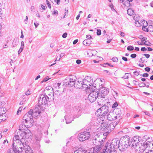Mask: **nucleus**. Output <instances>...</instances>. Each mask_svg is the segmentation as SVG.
I'll return each instance as SVG.
<instances>
[{
    "instance_id": "nucleus-64",
    "label": "nucleus",
    "mask_w": 153,
    "mask_h": 153,
    "mask_svg": "<svg viewBox=\"0 0 153 153\" xmlns=\"http://www.w3.org/2000/svg\"><path fill=\"white\" fill-rule=\"evenodd\" d=\"M133 73L136 76H138L139 75V72L137 71H134L133 72Z\"/></svg>"
},
{
    "instance_id": "nucleus-52",
    "label": "nucleus",
    "mask_w": 153,
    "mask_h": 153,
    "mask_svg": "<svg viewBox=\"0 0 153 153\" xmlns=\"http://www.w3.org/2000/svg\"><path fill=\"white\" fill-rule=\"evenodd\" d=\"M145 61V60L144 57H142L139 59V62L142 63L144 62Z\"/></svg>"
},
{
    "instance_id": "nucleus-5",
    "label": "nucleus",
    "mask_w": 153,
    "mask_h": 153,
    "mask_svg": "<svg viewBox=\"0 0 153 153\" xmlns=\"http://www.w3.org/2000/svg\"><path fill=\"white\" fill-rule=\"evenodd\" d=\"M82 82L84 90L90 89L91 87L92 88L93 86L92 85L93 81L91 77L88 76L85 77L82 80Z\"/></svg>"
},
{
    "instance_id": "nucleus-62",
    "label": "nucleus",
    "mask_w": 153,
    "mask_h": 153,
    "mask_svg": "<svg viewBox=\"0 0 153 153\" xmlns=\"http://www.w3.org/2000/svg\"><path fill=\"white\" fill-rule=\"evenodd\" d=\"M146 86V85L143 83H142L139 85L140 87H144Z\"/></svg>"
},
{
    "instance_id": "nucleus-28",
    "label": "nucleus",
    "mask_w": 153,
    "mask_h": 153,
    "mask_svg": "<svg viewBox=\"0 0 153 153\" xmlns=\"http://www.w3.org/2000/svg\"><path fill=\"white\" fill-rule=\"evenodd\" d=\"M26 148L25 149V153H33V151L29 146H26Z\"/></svg>"
},
{
    "instance_id": "nucleus-45",
    "label": "nucleus",
    "mask_w": 153,
    "mask_h": 153,
    "mask_svg": "<svg viewBox=\"0 0 153 153\" xmlns=\"http://www.w3.org/2000/svg\"><path fill=\"white\" fill-rule=\"evenodd\" d=\"M134 48L131 46H129L127 47V49L128 51H132L134 50Z\"/></svg>"
},
{
    "instance_id": "nucleus-11",
    "label": "nucleus",
    "mask_w": 153,
    "mask_h": 153,
    "mask_svg": "<svg viewBox=\"0 0 153 153\" xmlns=\"http://www.w3.org/2000/svg\"><path fill=\"white\" fill-rule=\"evenodd\" d=\"M82 108L79 106H75L74 108V113L76 118L78 117L81 114Z\"/></svg>"
},
{
    "instance_id": "nucleus-19",
    "label": "nucleus",
    "mask_w": 153,
    "mask_h": 153,
    "mask_svg": "<svg viewBox=\"0 0 153 153\" xmlns=\"http://www.w3.org/2000/svg\"><path fill=\"white\" fill-rule=\"evenodd\" d=\"M53 90V88H52L51 91H52V92H51L50 94H48V96L47 95V98L48 99V101L49 102L53 100L54 99V96Z\"/></svg>"
},
{
    "instance_id": "nucleus-43",
    "label": "nucleus",
    "mask_w": 153,
    "mask_h": 153,
    "mask_svg": "<svg viewBox=\"0 0 153 153\" xmlns=\"http://www.w3.org/2000/svg\"><path fill=\"white\" fill-rule=\"evenodd\" d=\"M148 29V31H149L151 32H153V26L152 25L149 26Z\"/></svg>"
},
{
    "instance_id": "nucleus-16",
    "label": "nucleus",
    "mask_w": 153,
    "mask_h": 153,
    "mask_svg": "<svg viewBox=\"0 0 153 153\" xmlns=\"http://www.w3.org/2000/svg\"><path fill=\"white\" fill-rule=\"evenodd\" d=\"M128 145L124 144L120 140L119 142V145H118V148L119 150L121 151H124L127 148Z\"/></svg>"
},
{
    "instance_id": "nucleus-12",
    "label": "nucleus",
    "mask_w": 153,
    "mask_h": 153,
    "mask_svg": "<svg viewBox=\"0 0 153 153\" xmlns=\"http://www.w3.org/2000/svg\"><path fill=\"white\" fill-rule=\"evenodd\" d=\"M23 117H23L22 120V124H21L19 126V130H20V131H21L22 132L24 131H23L25 130L26 128L27 129V127L28 128L29 126L28 125L27 126H26V125L24 124V122H25V123H27L29 122L31 124L30 125V126H29V127H30L32 126V124L33 123V122L32 123H31L30 120L27 121V122H26L25 120H23Z\"/></svg>"
},
{
    "instance_id": "nucleus-50",
    "label": "nucleus",
    "mask_w": 153,
    "mask_h": 153,
    "mask_svg": "<svg viewBox=\"0 0 153 153\" xmlns=\"http://www.w3.org/2000/svg\"><path fill=\"white\" fill-rule=\"evenodd\" d=\"M143 45H147V46H150V43L149 42H147L146 41H145L144 43H143Z\"/></svg>"
},
{
    "instance_id": "nucleus-41",
    "label": "nucleus",
    "mask_w": 153,
    "mask_h": 153,
    "mask_svg": "<svg viewBox=\"0 0 153 153\" xmlns=\"http://www.w3.org/2000/svg\"><path fill=\"white\" fill-rule=\"evenodd\" d=\"M106 149H105V151L104 153H111V152H112L113 151H111V150L109 149L108 148H107L106 146H105ZM105 150V149H104Z\"/></svg>"
},
{
    "instance_id": "nucleus-40",
    "label": "nucleus",
    "mask_w": 153,
    "mask_h": 153,
    "mask_svg": "<svg viewBox=\"0 0 153 153\" xmlns=\"http://www.w3.org/2000/svg\"><path fill=\"white\" fill-rule=\"evenodd\" d=\"M1 117H2V118L0 119V120H1V121H4L6 120L7 118L6 115H2V116H1Z\"/></svg>"
},
{
    "instance_id": "nucleus-61",
    "label": "nucleus",
    "mask_w": 153,
    "mask_h": 153,
    "mask_svg": "<svg viewBox=\"0 0 153 153\" xmlns=\"http://www.w3.org/2000/svg\"><path fill=\"white\" fill-rule=\"evenodd\" d=\"M86 37L87 39H92V38L91 36L90 35H86Z\"/></svg>"
},
{
    "instance_id": "nucleus-21",
    "label": "nucleus",
    "mask_w": 153,
    "mask_h": 153,
    "mask_svg": "<svg viewBox=\"0 0 153 153\" xmlns=\"http://www.w3.org/2000/svg\"><path fill=\"white\" fill-rule=\"evenodd\" d=\"M76 86L77 88H80L84 90L82 80V81H78L76 83Z\"/></svg>"
},
{
    "instance_id": "nucleus-47",
    "label": "nucleus",
    "mask_w": 153,
    "mask_h": 153,
    "mask_svg": "<svg viewBox=\"0 0 153 153\" xmlns=\"http://www.w3.org/2000/svg\"><path fill=\"white\" fill-rule=\"evenodd\" d=\"M49 79V76H46L43 79V80L42 82H45L47 81Z\"/></svg>"
},
{
    "instance_id": "nucleus-14",
    "label": "nucleus",
    "mask_w": 153,
    "mask_h": 153,
    "mask_svg": "<svg viewBox=\"0 0 153 153\" xmlns=\"http://www.w3.org/2000/svg\"><path fill=\"white\" fill-rule=\"evenodd\" d=\"M103 141L102 140H100V139L97 135H96L94 137L92 140L93 143L96 146H101Z\"/></svg>"
},
{
    "instance_id": "nucleus-6",
    "label": "nucleus",
    "mask_w": 153,
    "mask_h": 153,
    "mask_svg": "<svg viewBox=\"0 0 153 153\" xmlns=\"http://www.w3.org/2000/svg\"><path fill=\"white\" fill-rule=\"evenodd\" d=\"M90 136L89 132L87 131L82 132L79 134V140L80 141H84L88 140Z\"/></svg>"
},
{
    "instance_id": "nucleus-22",
    "label": "nucleus",
    "mask_w": 153,
    "mask_h": 153,
    "mask_svg": "<svg viewBox=\"0 0 153 153\" xmlns=\"http://www.w3.org/2000/svg\"><path fill=\"white\" fill-rule=\"evenodd\" d=\"M113 112L116 114V115H117V117L118 118V119H120L121 114V112L120 109L117 108H115L114 109Z\"/></svg>"
},
{
    "instance_id": "nucleus-58",
    "label": "nucleus",
    "mask_w": 153,
    "mask_h": 153,
    "mask_svg": "<svg viewBox=\"0 0 153 153\" xmlns=\"http://www.w3.org/2000/svg\"><path fill=\"white\" fill-rule=\"evenodd\" d=\"M34 25L36 28L39 25V23L38 22H34Z\"/></svg>"
},
{
    "instance_id": "nucleus-51",
    "label": "nucleus",
    "mask_w": 153,
    "mask_h": 153,
    "mask_svg": "<svg viewBox=\"0 0 153 153\" xmlns=\"http://www.w3.org/2000/svg\"><path fill=\"white\" fill-rule=\"evenodd\" d=\"M46 3L48 5V7H49V8H50V9L51 8V4L49 2L48 0H46Z\"/></svg>"
},
{
    "instance_id": "nucleus-9",
    "label": "nucleus",
    "mask_w": 153,
    "mask_h": 153,
    "mask_svg": "<svg viewBox=\"0 0 153 153\" xmlns=\"http://www.w3.org/2000/svg\"><path fill=\"white\" fill-rule=\"evenodd\" d=\"M64 82L65 84L68 87H72L75 83V79L69 77H67Z\"/></svg>"
},
{
    "instance_id": "nucleus-49",
    "label": "nucleus",
    "mask_w": 153,
    "mask_h": 153,
    "mask_svg": "<svg viewBox=\"0 0 153 153\" xmlns=\"http://www.w3.org/2000/svg\"><path fill=\"white\" fill-rule=\"evenodd\" d=\"M111 60L112 61L115 62H117L118 61V58L116 57L113 58Z\"/></svg>"
},
{
    "instance_id": "nucleus-2",
    "label": "nucleus",
    "mask_w": 153,
    "mask_h": 153,
    "mask_svg": "<svg viewBox=\"0 0 153 153\" xmlns=\"http://www.w3.org/2000/svg\"><path fill=\"white\" fill-rule=\"evenodd\" d=\"M144 140H142L141 138L138 136H135L133 137L130 142V147L134 146L136 151L137 152L143 151L144 146L148 143Z\"/></svg>"
},
{
    "instance_id": "nucleus-39",
    "label": "nucleus",
    "mask_w": 153,
    "mask_h": 153,
    "mask_svg": "<svg viewBox=\"0 0 153 153\" xmlns=\"http://www.w3.org/2000/svg\"><path fill=\"white\" fill-rule=\"evenodd\" d=\"M61 83H58L57 84H55V88L56 89L58 90H60V85H61Z\"/></svg>"
},
{
    "instance_id": "nucleus-54",
    "label": "nucleus",
    "mask_w": 153,
    "mask_h": 153,
    "mask_svg": "<svg viewBox=\"0 0 153 153\" xmlns=\"http://www.w3.org/2000/svg\"><path fill=\"white\" fill-rule=\"evenodd\" d=\"M81 153H87L88 152L86 150H82L81 149H80Z\"/></svg>"
},
{
    "instance_id": "nucleus-30",
    "label": "nucleus",
    "mask_w": 153,
    "mask_h": 153,
    "mask_svg": "<svg viewBox=\"0 0 153 153\" xmlns=\"http://www.w3.org/2000/svg\"><path fill=\"white\" fill-rule=\"evenodd\" d=\"M91 42V41L89 39H86L83 41V44L86 46H88L90 45Z\"/></svg>"
},
{
    "instance_id": "nucleus-7",
    "label": "nucleus",
    "mask_w": 153,
    "mask_h": 153,
    "mask_svg": "<svg viewBox=\"0 0 153 153\" xmlns=\"http://www.w3.org/2000/svg\"><path fill=\"white\" fill-rule=\"evenodd\" d=\"M99 92L95 91H92L88 96V99L91 102H94L97 98Z\"/></svg>"
},
{
    "instance_id": "nucleus-38",
    "label": "nucleus",
    "mask_w": 153,
    "mask_h": 153,
    "mask_svg": "<svg viewBox=\"0 0 153 153\" xmlns=\"http://www.w3.org/2000/svg\"><path fill=\"white\" fill-rule=\"evenodd\" d=\"M112 114L113 116H112V119H113V120L118 119V118L117 117V115H116V113L115 112H112Z\"/></svg>"
},
{
    "instance_id": "nucleus-42",
    "label": "nucleus",
    "mask_w": 153,
    "mask_h": 153,
    "mask_svg": "<svg viewBox=\"0 0 153 153\" xmlns=\"http://www.w3.org/2000/svg\"><path fill=\"white\" fill-rule=\"evenodd\" d=\"M107 148H108L109 149H110V150H111V151H114V148H113V146L111 145V144L110 145H108L107 146H106Z\"/></svg>"
},
{
    "instance_id": "nucleus-25",
    "label": "nucleus",
    "mask_w": 153,
    "mask_h": 153,
    "mask_svg": "<svg viewBox=\"0 0 153 153\" xmlns=\"http://www.w3.org/2000/svg\"><path fill=\"white\" fill-rule=\"evenodd\" d=\"M63 91H61L60 90H56V91L53 92L54 97H57L59 95H60L61 94H62Z\"/></svg>"
},
{
    "instance_id": "nucleus-56",
    "label": "nucleus",
    "mask_w": 153,
    "mask_h": 153,
    "mask_svg": "<svg viewBox=\"0 0 153 153\" xmlns=\"http://www.w3.org/2000/svg\"><path fill=\"white\" fill-rule=\"evenodd\" d=\"M118 106V104L117 102H115L113 105L112 107V108H115Z\"/></svg>"
},
{
    "instance_id": "nucleus-55",
    "label": "nucleus",
    "mask_w": 153,
    "mask_h": 153,
    "mask_svg": "<svg viewBox=\"0 0 153 153\" xmlns=\"http://www.w3.org/2000/svg\"><path fill=\"white\" fill-rule=\"evenodd\" d=\"M142 29L144 31L148 32V28H146V27H142Z\"/></svg>"
},
{
    "instance_id": "nucleus-35",
    "label": "nucleus",
    "mask_w": 153,
    "mask_h": 153,
    "mask_svg": "<svg viewBox=\"0 0 153 153\" xmlns=\"http://www.w3.org/2000/svg\"><path fill=\"white\" fill-rule=\"evenodd\" d=\"M108 112H107L105 111H102V117H104L105 118V116H106L107 114H108Z\"/></svg>"
},
{
    "instance_id": "nucleus-33",
    "label": "nucleus",
    "mask_w": 153,
    "mask_h": 153,
    "mask_svg": "<svg viewBox=\"0 0 153 153\" xmlns=\"http://www.w3.org/2000/svg\"><path fill=\"white\" fill-rule=\"evenodd\" d=\"M25 97H26L25 95H23V99L19 103V104L20 105H22L24 104L25 103L26 101L27 100V99H28V97H27L26 99H25Z\"/></svg>"
},
{
    "instance_id": "nucleus-20",
    "label": "nucleus",
    "mask_w": 153,
    "mask_h": 153,
    "mask_svg": "<svg viewBox=\"0 0 153 153\" xmlns=\"http://www.w3.org/2000/svg\"><path fill=\"white\" fill-rule=\"evenodd\" d=\"M27 133H28V134L30 136L31 134V132L29 130H27V133L26 132H25L24 131L22 132L21 131H20L18 133V134H19L20 137H21V139H23L24 137V136L26 135Z\"/></svg>"
},
{
    "instance_id": "nucleus-18",
    "label": "nucleus",
    "mask_w": 153,
    "mask_h": 153,
    "mask_svg": "<svg viewBox=\"0 0 153 153\" xmlns=\"http://www.w3.org/2000/svg\"><path fill=\"white\" fill-rule=\"evenodd\" d=\"M101 96L99 94L98 95V97H97V103H98V105H99L100 106L101 105H104L105 103V97H101Z\"/></svg>"
},
{
    "instance_id": "nucleus-29",
    "label": "nucleus",
    "mask_w": 153,
    "mask_h": 153,
    "mask_svg": "<svg viewBox=\"0 0 153 153\" xmlns=\"http://www.w3.org/2000/svg\"><path fill=\"white\" fill-rule=\"evenodd\" d=\"M96 115L98 117H100V118H102V111L100 108L98 109L95 113Z\"/></svg>"
},
{
    "instance_id": "nucleus-23",
    "label": "nucleus",
    "mask_w": 153,
    "mask_h": 153,
    "mask_svg": "<svg viewBox=\"0 0 153 153\" xmlns=\"http://www.w3.org/2000/svg\"><path fill=\"white\" fill-rule=\"evenodd\" d=\"M65 120H66V123L67 124H69L71 123L73 120H74V118L69 117L67 116H66L65 117Z\"/></svg>"
},
{
    "instance_id": "nucleus-4",
    "label": "nucleus",
    "mask_w": 153,
    "mask_h": 153,
    "mask_svg": "<svg viewBox=\"0 0 153 153\" xmlns=\"http://www.w3.org/2000/svg\"><path fill=\"white\" fill-rule=\"evenodd\" d=\"M14 149L16 150L18 153H24L25 152V149L27 148L26 146H28L22 143L21 140H19L17 143L13 142V144Z\"/></svg>"
},
{
    "instance_id": "nucleus-17",
    "label": "nucleus",
    "mask_w": 153,
    "mask_h": 153,
    "mask_svg": "<svg viewBox=\"0 0 153 153\" xmlns=\"http://www.w3.org/2000/svg\"><path fill=\"white\" fill-rule=\"evenodd\" d=\"M119 142V141L117 140V139L115 138L112 140L111 144L113 146V148H114V150H115L116 149L118 148Z\"/></svg>"
},
{
    "instance_id": "nucleus-59",
    "label": "nucleus",
    "mask_w": 153,
    "mask_h": 153,
    "mask_svg": "<svg viewBox=\"0 0 153 153\" xmlns=\"http://www.w3.org/2000/svg\"><path fill=\"white\" fill-rule=\"evenodd\" d=\"M23 49V48L22 47H20L19 50L18 51V53L19 54L22 51Z\"/></svg>"
},
{
    "instance_id": "nucleus-57",
    "label": "nucleus",
    "mask_w": 153,
    "mask_h": 153,
    "mask_svg": "<svg viewBox=\"0 0 153 153\" xmlns=\"http://www.w3.org/2000/svg\"><path fill=\"white\" fill-rule=\"evenodd\" d=\"M147 26V23L146 21H144V23L143 24V27H146Z\"/></svg>"
},
{
    "instance_id": "nucleus-31",
    "label": "nucleus",
    "mask_w": 153,
    "mask_h": 153,
    "mask_svg": "<svg viewBox=\"0 0 153 153\" xmlns=\"http://www.w3.org/2000/svg\"><path fill=\"white\" fill-rule=\"evenodd\" d=\"M5 109L4 108H0V117H1V116L2 115H5Z\"/></svg>"
},
{
    "instance_id": "nucleus-60",
    "label": "nucleus",
    "mask_w": 153,
    "mask_h": 153,
    "mask_svg": "<svg viewBox=\"0 0 153 153\" xmlns=\"http://www.w3.org/2000/svg\"><path fill=\"white\" fill-rule=\"evenodd\" d=\"M145 71L147 72H149L150 70V68L149 67H147L145 68L144 69Z\"/></svg>"
},
{
    "instance_id": "nucleus-32",
    "label": "nucleus",
    "mask_w": 153,
    "mask_h": 153,
    "mask_svg": "<svg viewBox=\"0 0 153 153\" xmlns=\"http://www.w3.org/2000/svg\"><path fill=\"white\" fill-rule=\"evenodd\" d=\"M127 13L129 15L131 16L134 13V11L131 9H128L127 10Z\"/></svg>"
},
{
    "instance_id": "nucleus-48",
    "label": "nucleus",
    "mask_w": 153,
    "mask_h": 153,
    "mask_svg": "<svg viewBox=\"0 0 153 153\" xmlns=\"http://www.w3.org/2000/svg\"><path fill=\"white\" fill-rule=\"evenodd\" d=\"M129 74V73H126L125 74L124 76L123 77H122V78H124L125 79H128L129 78L128 75Z\"/></svg>"
},
{
    "instance_id": "nucleus-44",
    "label": "nucleus",
    "mask_w": 153,
    "mask_h": 153,
    "mask_svg": "<svg viewBox=\"0 0 153 153\" xmlns=\"http://www.w3.org/2000/svg\"><path fill=\"white\" fill-rule=\"evenodd\" d=\"M32 92L29 90L25 92V94L26 96H28Z\"/></svg>"
},
{
    "instance_id": "nucleus-34",
    "label": "nucleus",
    "mask_w": 153,
    "mask_h": 153,
    "mask_svg": "<svg viewBox=\"0 0 153 153\" xmlns=\"http://www.w3.org/2000/svg\"><path fill=\"white\" fill-rule=\"evenodd\" d=\"M133 19L134 20H135V25L137 27H139L140 26V25L139 23V22L138 21V19H137V20H136L135 17L134 16Z\"/></svg>"
},
{
    "instance_id": "nucleus-10",
    "label": "nucleus",
    "mask_w": 153,
    "mask_h": 153,
    "mask_svg": "<svg viewBox=\"0 0 153 153\" xmlns=\"http://www.w3.org/2000/svg\"><path fill=\"white\" fill-rule=\"evenodd\" d=\"M100 91L99 95L101 96V97H105V96L108 94L109 92V90L108 88L104 87H102L100 88Z\"/></svg>"
},
{
    "instance_id": "nucleus-53",
    "label": "nucleus",
    "mask_w": 153,
    "mask_h": 153,
    "mask_svg": "<svg viewBox=\"0 0 153 153\" xmlns=\"http://www.w3.org/2000/svg\"><path fill=\"white\" fill-rule=\"evenodd\" d=\"M101 33V30L100 29H97V34L98 36H100Z\"/></svg>"
},
{
    "instance_id": "nucleus-46",
    "label": "nucleus",
    "mask_w": 153,
    "mask_h": 153,
    "mask_svg": "<svg viewBox=\"0 0 153 153\" xmlns=\"http://www.w3.org/2000/svg\"><path fill=\"white\" fill-rule=\"evenodd\" d=\"M124 5L126 6H128L130 5V2H128V1H126L124 3Z\"/></svg>"
},
{
    "instance_id": "nucleus-13",
    "label": "nucleus",
    "mask_w": 153,
    "mask_h": 153,
    "mask_svg": "<svg viewBox=\"0 0 153 153\" xmlns=\"http://www.w3.org/2000/svg\"><path fill=\"white\" fill-rule=\"evenodd\" d=\"M124 144L128 145V146L130 147V137L127 135H125L121 137L120 140Z\"/></svg>"
},
{
    "instance_id": "nucleus-37",
    "label": "nucleus",
    "mask_w": 153,
    "mask_h": 153,
    "mask_svg": "<svg viewBox=\"0 0 153 153\" xmlns=\"http://www.w3.org/2000/svg\"><path fill=\"white\" fill-rule=\"evenodd\" d=\"M8 153H18L17 151H16V150L13 149H13H10L9 150Z\"/></svg>"
},
{
    "instance_id": "nucleus-63",
    "label": "nucleus",
    "mask_w": 153,
    "mask_h": 153,
    "mask_svg": "<svg viewBox=\"0 0 153 153\" xmlns=\"http://www.w3.org/2000/svg\"><path fill=\"white\" fill-rule=\"evenodd\" d=\"M136 56L137 55L136 54L134 53L132 54L130 56L131 57L133 58H135L136 57Z\"/></svg>"
},
{
    "instance_id": "nucleus-15",
    "label": "nucleus",
    "mask_w": 153,
    "mask_h": 153,
    "mask_svg": "<svg viewBox=\"0 0 153 153\" xmlns=\"http://www.w3.org/2000/svg\"><path fill=\"white\" fill-rule=\"evenodd\" d=\"M101 149V146H96L90 149V151L87 153H98Z\"/></svg>"
},
{
    "instance_id": "nucleus-36",
    "label": "nucleus",
    "mask_w": 153,
    "mask_h": 153,
    "mask_svg": "<svg viewBox=\"0 0 153 153\" xmlns=\"http://www.w3.org/2000/svg\"><path fill=\"white\" fill-rule=\"evenodd\" d=\"M41 7L42 8V9L40 8V10L41 12H43L44 10H45L47 8V7L45 4L44 5L43 4H41Z\"/></svg>"
},
{
    "instance_id": "nucleus-3",
    "label": "nucleus",
    "mask_w": 153,
    "mask_h": 153,
    "mask_svg": "<svg viewBox=\"0 0 153 153\" xmlns=\"http://www.w3.org/2000/svg\"><path fill=\"white\" fill-rule=\"evenodd\" d=\"M100 121L99 123L101 125V126L103 129L105 130V132L108 133H110L114 129L115 126L119 123L118 121H116L110 124H108L107 122H104L103 120L100 119Z\"/></svg>"
},
{
    "instance_id": "nucleus-1",
    "label": "nucleus",
    "mask_w": 153,
    "mask_h": 153,
    "mask_svg": "<svg viewBox=\"0 0 153 153\" xmlns=\"http://www.w3.org/2000/svg\"><path fill=\"white\" fill-rule=\"evenodd\" d=\"M46 93L41 94L38 99V105L33 110L30 109L24 116L23 120L26 122L30 120L31 123L33 122V117L35 118L39 116L42 110H43L46 105H48V99L47 98Z\"/></svg>"
},
{
    "instance_id": "nucleus-8",
    "label": "nucleus",
    "mask_w": 153,
    "mask_h": 153,
    "mask_svg": "<svg viewBox=\"0 0 153 153\" xmlns=\"http://www.w3.org/2000/svg\"><path fill=\"white\" fill-rule=\"evenodd\" d=\"M153 146V143L152 142L148 141L146 144L144 146V148L143 149V151L139 152H143V153H153V150L150 149Z\"/></svg>"
},
{
    "instance_id": "nucleus-26",
    "label": "nucleus",
    "mask_w": 153,
    "mask_h": 153,
    "mask_svg": "<svg viewBox=\"0 0 153 153\" xmlns=\"http://www.w3.org/2000/svg\"><path fill=\"white\" fill-rule=\"evenodd\" d=\"M113 115L112 114V112L109 113L106 116V118L107 119L110 121L113 120V119H112V116Z\"/></svg>"
},
{
    "instance_id": "nucleus-24",
    "label": "nucleus",
    "mask_w": 153,
    "mask_h": 153,
    "mask_svg": "<svg viewBox=\"0 0 153 153\" xmlns=\"http://www.w3.org/2000/svg\"><path fill=\"white\" fill-rule=\"evenodd\" d=\"M19 140H21V137L19 135H15L13 138V142L16 143L19 142Z\"/></svg>"
},
{
    "instance_id": "nucleus-27",
    "label": "nucleus",
    "mask_w": 153,
    "mask_h": 153,
    "mask_svg": "<svg viewBox=\"0 0 153 153\" xmlns=\"http://www.w3.org/2000/svg\"><path fill=\"white\" fill-rule=\"evenodd\" d=\"M100 110L101 111H105L109 112V107L107 105H106L105 104L103 105V106H102L100 108Z\"/></svg>"
}]
</instances>
